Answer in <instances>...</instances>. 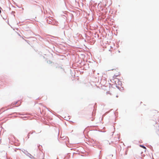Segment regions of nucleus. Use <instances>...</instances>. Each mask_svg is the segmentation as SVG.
Returning <instances> with one entry per match:
<instances>
[{
  "instance_id": "obj_1",
  "label": "nucleus",
  "mask_w": 159,
  "mask_h": 159,
  "mask_svg": "<svg viewBox=\"0 0 159 159\" xmlns=\"http://www.w3.org/2000/svg\"><path fill=\"white\" fill-rule=\"evenodd\" d=\"M140 146L141 147H142V148H144V149H146V148H145V147H144V146H143V145H140Z\"/></svg>"
},
{
  "instance_id": "obj_2",
  "label": "nucleus",
  "mask_w": 159,
  "mask_h": 159,
  "mask_svg": "<svg viewBox=\"0 0 159 159\" xmlns=\"http://www.w3.org/2000/svg\"><path fill=\"white\" fill-rule=\"evenodd\" d=\"M1 11H0V13H1Z\"/></svg>"
}]
</instances>
